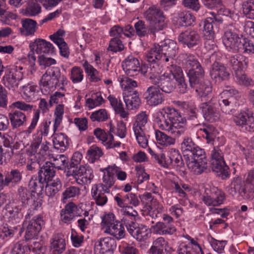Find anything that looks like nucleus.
Instances as JSON below:
<instances>
[{"instance_id": "1", "label": "nucleus", "mask_w": 254, "mask_h": 254, "mask_svg": "<svg viewBox=\"0 0 254 254\" xmlns=\"http://www.w3.org/2000/svg\"><path fill=\"white\" fill-rule=\"evenodd\" d=\"M179 50L176 42L170 39H165L158 44H154L153 47L147 52L146 59L148 62L154 63L162 61L168 66H177L175 58Z\"/></svg>"}, {"instance_id": "2", "label": "nucleus", "mask_w": 254, "mask_h": 254, "mask_svg": "<svg viewBox=\"0 0 254 254\" xmlns=\"http://www.w3.org/2000/svg\"><path fill=\"white\" fill-rule=\"evenodd\" d=\"M184 158L189 170L196 175L201 174L207 169V160L204 149L197 146Z\"/></svg>"}, {"instance_id": "3", "label": "nucleus", "mask_w": 254, "mask_h": 254, "mask_svg": "<svg viewBox=\"0 0 254 254\" xmlns=\"http://www.w3.org/2000/svg\"><path fill=\"white\" fill-rule=\"evenodd\" d=\"M144 16L150 24V33L153 35L162 30L166 26V15L160 8L156 5L150 6L144 12Z\"/></svg>"}, {"instance_id": "4", "label": "nucleus", "mask_w": 254, "mask_h": 254, "mask_svg": "<svg viewBox=\"0 0 254 254\" xmlns=\"http://www.w3.org/2000/svg\"><path fill=\"white\" fill-rule=\"evenodd\" d=\"M210 164L213 171L218 173L222 179L230 177L229 168L226 164L222 150L218 147H214L211 151Z\"/></svg>"}, {"instance_id": "5", "label": "nucleus", "mask_w": 254, "mask_h": 254, "mask_svg": "<svg viewBox=\"0 0 254 254\" xmlns=\"http://www.w3.org/2000/svg\"><path fill=\"white\" fill-rule=\"evenodd\" d=\"M244 36L241 34L236 25L230 26L225 31L223 37V43L228 51L236 53Z\"/></svg>"}, {"instance_id": "6", "label": "nucleus", "mask_w": 254, "mask_h": 254, "mask_svg": "<svg viewBox=\"0 0 254 254\" xmlns=\"http://www.w3.org/2000/svg\"><path fill=\"white\" fill-rule=\"evenodd\" d=\"M198 107L205 120L214 122L219 119V102L216 97H213L209 101L201 103Z\"/></svg>"}, {"instance_id": "7", "label": "nucleus", "mask_w": 254, "mask_h": 254, "mask_svg": "<svg viewBox=\"0 0 254 254\" xmlns=\"http://www.w3.org/2000/svg\"><path fill=\"white\" fill-rule=\"evenodd\" d=\"M202 199L207 206H218L225 200V194L218 188L209 187L205 188Z\"/></svg>"}, {"instance_id": "8", "label": "nucleus", "mask_w": 254, "mask_h": 254, "mask_svg": "<svg viewBox=\"0 0 254 254\" xmlns=\"http://www.w3.org/2000/svg\"><path fill=\"white\" fill-rule=\"evenodd\" d=\"M124 225L128 233L138 241H144L150 235V232L146 226L139 224L135 220L124 219Z\"/></svg>"}, {"instance_id": "9", "label": "nucleus", "mask_w": 254, "mask_h": 254, "mask_svg": "<svg viewBox=\"0 0 254 254\" xmlns=\"http://www.w3.org/2000/svg\"><path fill=\"white\" fill-rule=\"evenodd\" d=\"M44 224L43 217L40 215L35 216L29 221H24L25 240L28 241L36 238Z\"/></svg>"}, {"instance_id": "10", "label": "nucleus", "mask_w": 254, "mask_h": 254, "mask_svg": "<svg viewBox=\"0 0 254 254\" xmlns=\"http://www.w3.org/2000/svg\"><path fill=\"white\" fill-rule=\"evenodd\" d=\"M178 66H168L167 68L169 72H165L160 75V81L157 86L163 92L170 93L173 92L176 86V75L177 72V68Z\"/></svg>"}, {"instance_id": "11", "label": "nucleus", "mask_w": 254, "mask_h": 254, "mask_svg": "<svg viewBox=\"0 0 254 254\" xmlns=\"http://www.w3.org/2000/svg\"><path fill=\"white\" fill-rule=\"evenodd\" d=\"M161 112L165 115L167 120L174 124L177 129L182 132V135L185 133L187 129L186 125V119L182 117L181 113L178 110L169 107L163 108Z\"/></svg>"}, {"instance_id": "12", "label": "nucleus", "mask_w": 254, "mask_h": 254, "mask_svg": "<svg viewBox=\"0 0 254 254\" xmlns=\"http://www.w3.org/2000/svg\"><path fill=\"white\" fill-rule=\"evenodd\" d=\"M163 221L157 222L152 228L154 232L159 235H172L176 231L174 219L167 214L163 215Z\"/></svg>"}, {"instance_id": "13", "label": "nucleus", "mask_w": 254, "mask_h": 254, "mask_svg": "<svg viewBox=\"0 0 254 254\" xmlns=\"http://www.w3.org/2000/svg\"><path fill=\"white\" fill-rule=\"evenodd\" d=\"M154 121L160 129L167 131L174 136L179 137L182 135V132L177 129L176 127L174 126V124L167 120L161 111L154 115Z\"/></svg>"}, {"instance_id": "14", "label": "nucleus", "mask_w": 254, "mask_h": 254, "mask_svg": "<svg viewBox=\"0 0 254 254\" xmlns=\"http://www.w3.org/2000/svg\"><path fill=\"white\" fill-rule=\"evenodd\" d=\"M179 42L184 46L191 49L198 46L201 42V37L196 30L188 29L180 34L178 37Z\"/></svg>"}, {"instance_id": "15", "label": "nucleus", "mask_w": 254, "mask_h": 254, "mask_svg": "<svg viewBox=\"0 0 254 254\" xmlns=\"http://www.w3.org/2000/svg\"><path fill=\"white\" fill-rule=\"evenodd\" d=\"M115 130V127L111 125L108 133L100 128H97L94 130V134L98 139L102 141L107 149L114 148L120 147L121 144V142L114 140L112 133L114 132Z\"/></svg>"}, {"instance_id": "16", "label": "nucleus", "mask_w": 254, "mask_h": 254, "mask_svg": "<svg viewBox=\"0 0 254 254\" xmlns=\"http://www.w3.org/2000/svg\"><path fill=\"white\" fill-rule=\"evenodd\" d=\"M116 248L115 239L110 237L101 238L95 243L94 254H113Z\"/></svg>"}, {"instance_id": "17", "label": "nucleus", "mask_w": 254, "mask_h": 254, "mask_svg": "<svg viewBox=\"0 0 254 254\" xmlns=\"http://www.w3.org/2000/svg\"><path fill=\"white\" fill-rule=\"evenodd\" d=\"M75 174L68 173V176H73L77 184L88 185L94 178L93 171L88 165L80 166L76 169Z\"/></svg>"}, {"instance_id": "18", "label": "nucleus", "mask_w": 254, "mask_h": 254, "mask_svg": "<svg viewBox=\"0 0 254 254\" xmlns=\"http://www.w3.org/2000/svg\"><path fill=\"white\" fill-rule=\"evenodd\" d=\"M158 86L151 85L143 93V97L148 105L155 106L164 101V94Z\"/></svg>"}, {"instance_id": "19", "label": "nucleus", "mask_w": 254, "mask_h": 254, "mask_svg": "<svg viewBox=\"0 0 254 254\" xmlns=\"http://www.w3.org/2000/svg\"><path fill=\"white\" fill-rule=\"evenodd\" d=\"M92 199L98 206H104L108 202V195L110 194L108 189H105L101 185L95 184L91 190Z\"/></svg>"}, {"instance_id": "20", "label": "nucleus", "mask_w": 254, "mask_h": 254, "mask_svg": "<svg viewBox=\"0 0 254 254\" xmlns=\"http://www.w3.org/2000/svg\"><path fill=\"white\" fill-rule=\"evenodd\" d=\"M22 208H24V207L10 200L5 205V209L6 211L9 222H11L14 224L20 222L23 218Z\"/></svg>"}, {"instance_id": "21", "label": "nucleus", "mask_w": 254, "mask_h": 254, "mask_svg": "<svg viewBox=\"0 0 254 254\" xmlns=\"http://www.w3.org/2000/svg\"><path fill=\"white\" fill-rule=\"evenodd\" d=\"M210 75L212 79L216 82H220L228 80L230 77V73L223 64L215 62L211 66Z\"/></svg>"}, {"instance_id": "22", "label": "nucleus", "mask_w": 254, "mask_h": 254, "mask_svg": "<svg viewBox=\"0 0 254 254\" xmlns=\"http://www.w3.org/2000/svg\"><path fill=\"white\" fill-rule=\"evenodd\" d=\"M122 66L126 74L129 76L138 75L140 70L138 60L132 55L128 56L123 61Z\"/></svg>"}, {"instance_id": "23", "label": "nucleus", "mask_w": 254, "mask_h": 254, "mask_svg": "<svg viewBox=\"0 0 254 254\" xmlns=\"http://www.w3.org/2000/svg\"><path fill=\"white\" fill-rule=\"evenodd\" d=\"M22 74L15 69H5L3 76L4 84L9 90L14 91L17 88L18 81L22 79Z\"/></svg>"}, {"instance_id": "24", "label": "nucleus", "mask_w": 254, "mask_h": 254, "mask_svg": "<svg viewBox=\"0 0 254 254\" xmlns=\"http://www.w3.org/2000/svg\"><path fill=\"white\" fill-rule=\"evenodd\" d=\"M29 48L35 49V52L39 54H46L51 55L55 52V48L50 42L42 39H36L34 42L31 43Z\"/></svg>"}, {"instance_id": "25", "label": "nucleus", "mask_w": 254, "mask_h": 254, "mask_svg": "<svg viewBox=\"0 0 254 254\" xmlns=\"http://www.w3.org/2000/svg\"><path fill=\"white\" fill-rule=\"evenodd\" d=\"M124 102L127 108L129 110L137 108L140 105L141 101L139 94L136 90H129L123 92Z\"/></svg>"}, {"instance_id": "26", "label": "nucleus", "mask_w": 254, "mask_h": 254, "mask_svg": "<svg viewBox=\"0 0 254 254\" xmlns=\"http://www.w3.org/2000/svg\"><path fill=\"white\" fill-rule=\"evenodd\" d=\"M38 178L40 181L47 183L55 176V171L51 162H46L42 166L39 164Z\"/></svg>"}, {"instance_id": "27", "label": "nucleus", "mask_w": 254, "mask_h": 254, "mask_svg": "<svg viewBox=\"0 0 254 254\" xmlns=\"http://www.w3.org/2000/svg\"><path fill=\"white\" fill-rule=\"evenodd\" d=\"M229 63L235 74L247 68L249 59L242 55H236L230 57Z\"/></svg>"}, {"instance_id": "28", "label": "nucleus", "mask_w": 254, "mask_h": 254, "mask_svg": "<svg viewBox=\"0 0 254 254\" xmlns=\"http://www.w3.org/2000/svg\"><path fill=\"white\" fill-rule=\"evenodd\" d=\"M66 243L64 235L57 233L51 240V249L53 254H61L65 250Z\"/></svg>"}, {"instance_id": "29", "label": "nucleus", "mask_w": 254, "mask_h": 254, "mask_svg": "<svg viewBox=\"0 0 254 254\" xmlns=\"http://www.w3.org/2000/svg\"><path fill=\"white\" fill-rule=\"evenodd\" d=\"M8 116L13 129L24 126L27 120L26 115L19 110L11 111Z\"/></svg>"}, {"instance_id": "30", "label": "nucleus", "mask_w": 254, "mask_h": 254, "mask_svg": "<svg viewBox=\"0 0 254 254\" xmlns=\"http://www.w3.org/2000/svg\"><path fill=\"white\" fill-rule=\"evenodd\" d=\"M21 24L22 26L19 28V31L24 36H28L34 35L38 28L37 22L31 18H22Z\"/></svg>"}, {"instance_id": "31", "label": "nucleus", "mask_w": 254, "mask_h": 254, "mask_svg": "<svg viewBox=\"0 0 254 254\" xmlns=\"http://www.w3.org/2000/svg\"><path fill=\"white\" fill-rule=\"evenodd\" d=\"M6 187H14L18 185L22 178V172L18 169H11L4 173Z\"/></svg>"}, {"instance_id": "32", "label": "nucleus", "mask_w": 254, "mask_h": 254, "mask_svg": "<svg viewBox=\"0 0 254 254\" xmlns=\"http://www.w3.org/2000/svg\"><path fill=\"white\" fill-rule=\"evenodd\" d=\"M189 85L192 88H194L204 80L205 72L203 67L196 69H190L187 73Z\"/></svg>"}, {"instance_id": "33", "label": "nucleus", "mask_w": 254, "mask_h": 254, "mask_svg": "<svg viewBox=\"0 0 254 254\" xmlns=\"http://www.w3.org/2000/svg\"><path fill=\"white\" fill-rule=\"evenodd\" d=\"M228 191L232 195H235L237 192L241 196H244L246 194L248 193V192L245 190V184L243 185L242 178L239 176L232 179Z\"/></svg>"}, {"instance_id": "34", "label": "nucleus", "mask_w": 254, "mask_h": 254, "mask_svg": "<svg viewBox=\"0 0 254 254\" xmlns=\"http://www.w3.org/2000/svg\"><path fill=\"white\" fill-rule=\"evenodd\" d=\"M30 197V193L28 189L26 187L20 186L17 189L16 198L11 199L10 201L26 207L28 204Z\"/></svg>"}, {"instance_id": "35", "label": "nucleus", "mask_w": 254, "mask_h": 254, "mask_svg": "<svg viewBox=\"0 0 254 254\" xmlns=\"http://www.w3.org/2000/svg\"><path fill=\"white\" fill-rule=\"evenodd\" d=\"M18 228V226H11L7 223L3 224L0 226V241H8L17 232Z\"/></svg>"}, {"instance_id": "36", "label": "nucleus", "mask_w": 254, "mask_h": 254, "mask_svg": "<svg viewBox=\"0 0 254 254\" xmlns=\"http://www.w3.org/2000/svg\"><path fill=\"white\" fill-rule=\"evenodd\" d=\"M170 166L176 168L177 170L183 171L185 169V163L182 158L181 154L178 150L174 149L170 151L169 156Z\"/></svg>"}, {"instance_id": "37", "label": "nucleus", "mask_w": 254, "mask_h": 254, "mask_svg": "<svg viewBox=\"0 0 254 254\" xmlns=\"http://www.w3.org/2000/svg\"><path fill=\"white\" fill-rule=\"evenodd\" d=\"M38 92L37 86L32 84H28L23 86L21 90L23 98L29 102L33 101L38 99Z\"/></svg>"}, {"instance_id": "38", "label": "nucleus", "mask_w": 254, "mask_h": 254, "mask_svg": "<svg viewBox=\"0 0 254 254\" xmlns=\"http://www.w3.org/2000/svg\"><path fill=\"white\" fill-rule=\"evenodd\" d=\"M177 22L180 26H190L194 22L195 17L190 11H182L178 13Z\"/></svg>"}, {"instance_id": "39", "label": "nucleus", "mask_w": 254, "mask_h": 254, "mask_svg": "<svg viewBox=\"0 0 254 254\" xmlns=\"http://www.w3.org/2000/svg\"><path fill=\"white\" fill-rule=\"evenodd\" d=\"M54 148L60 150L61 152L64 151L68 146V138L64 133L55 134L53 138Z\"/></svg>"}, {"instance_id": "40", "label": "nucleus", "mask_w": 254, "mask_h": 254, "mask_svg": "<svg viewBox=\"0 0 254 254\" xmlns=\"http://www.w3.org/2000/svg\"><path fill=\"white\" fill-rule=\"evenodd\" d=\"M193 89H195L197 95L201 98H205L210 94L212 91V86L209 81L204 80Z\"/></svg>"}, {"instance_id": "41", "label": "nucleus", "mask_w": 254, "mask_h": 254, "mask_svg": "<svg viewBox=\"0 0 254 254\" xmlns=\"http://www.w3.org/2000/svg\"><path fill=\"white\" fill-rule=\"evenodd\" d=\"M123 224L121 222L118 221L113 225L109 228L105 233L114 236L116 239L120 240L125 236V230Z\"/></svg>"}, {"instance_id": "42", "label": "nucleus", "mask_w": 254, "mask_h": 254, "mask_svg": "<svg viewBox=\"0 0 254 254\" xmlns=\"http://www.w3.org/2000/svg\"><path fill=\"white\" fill-rule=\"evenodd\" d=\"M180 105L186 110V120L193 122L194 123L197 122L198 114L197 109L195 106L190 105L187 102H180Z\"/></svg>"}, {"instance_id": "43", "label": "nucleus", "mask_w": 254, "mask_h": 254, "mask_svg": "<svg viewBox=\"0 0 254 254\" xmlns=\"http://www.w3.org/2000/svg\"><path fill=\"white\" fill-rule=\"evenodd\" d=\"M105 171L103 177V183H99L97 185H101L104 186L105 189H110L114 185L116 179L114 174V167L108 166L104 169Z\"/></svg>"}, {"instance_id": "44", "label": "nucleus", "mask_w": 254, "mask_h": 254, "mask_svg": "<svg viewBox=\"0 0 254 254\" xmlns=\"http://www.w3.org/2000/svg\"><path fill=\"white\" fill-rule=\"evenodd\" d=\"M203 27V32L205 37H208L210 40L214 39L215 36V29L218 28V25L213 23L211 18L207 17L201 23Z\"/></svg>"}, {"instance_id": "45", "label": "nucleus", "mask_w": 254, "mask_h": 254, "mask_svg": "<svg viewBox=\"0 0 254 254\" xmlns=\"http://www.w3.org/2000/svg\"><path fill=\"white\" fill-rule=\"evenodd\" d=\"M183 64L184 67L188 71L191 69L194 70L202 67L197 58L194 55L189 53L184 55Z\"/></svg>"}, {"instance_id": "46", "label": "nucleus", "mask_w": 254, "mask_h": 254, "mask_svg": "<svg viewBox=\"0 0 254 254\" xmlns=\"http://www.w3.org/2000/svg\"><path fill=\"white\" fill-rule=\"evenodd\" d=\"M82 65L91 82H97L101 80L100 72L86 60L82 61Z\"/></svg>"}, {"instance_id": "47", "label": "nucleus", "mask_w": 254, "mask_h": 254, "mask_svg": "<svg viewBox=\"0 0 254 254\" xmlns=\"http://www.w3.org/2000/svg\"><path fill=\"white\" fill-rule=\"evenodd\" d=\"M198 145L190 136H185L181 143V149L184 154V157H187L186 154H190L194 151Z\"/></svg>"}, {"instance_id": "48", "label": "nucleus", "mask_w": 254, "mask_h": 254, "mask_svg": "<svg viewBox=\"0 0 254 254\" xmlns=\"http://www.w3.org/2000/svg\"><path fill=\"white\" fill-rule=\"evenodd\" d=\"M74 202H70L66 204L61 210L60 218L61 221L66 223L73 219Z\"/></svg>"}, {"instance_id": "49", "label": "nucleus", "mask_w": 254, "mask_h": 254, "mask_svg": "<svg viewBox=\"0 0 254 254\" xmlns=\"http://www.w3.org/2000/svg\"><path fill=\"white\" fill-rule=\"evenodd\" d=\"M108 99L116 114H119L123 118L127 117L128 114L125 111L123 104L120 100H118L117 98L112 95H109Z\"/></svg>"}, {"instance_id": "50", "label": "nucleus", "mask_w": 254, "mask_h": 254, "mask_svg": "<svg viewBox=\"0 0 254 254\" xmlns=\"http://www.w3.org/2000/svg\"><path fill=\"white\" fill-rule=\"evenodd\" d=\"M118 81L120 82L124 92L129 90H135L134 88L137 86V82L134 80L129 78L125 75H120L118 77Z\"/></svg>"}, {"instance_id": "51", "label": "nucleus", "mask_w": 254, "mask_h": 254, "mask_svg": "<svg viewBox=\"0 0 254 254\" xmlns=\"http://www.w3.org/2000/svg\"><path fill=\"white\" fill-rule=\"evenodd\" d=\"M155 136L158 143L164 146H170L175 143V138L159 130L155 131Z\"/></svg>"}, {"instance_id": "52", "label": "nucleus", "mask_w": 254, "mask_h": 254, "mask_svg": "<svg viewBox=\"0 0 254 254\" xmlns=\"http://www.w3.org/2000/svg\"><path fill=\"white\" fill-rule=\"evenodd\" d=\"M45 182L40 181V179L31 178L29 182L28 186L30 190V193H35L36 194H42L44 188Z\"/></svg>"}, {"instance_id": "53", "label": "nucleus", "mask_w": 254, "mask_h": 254, "mask_svg": "<svg viewBox=\"0 0 254 254\" xmlns=\"http://www.w3.org/2000/svg\"><path fill=\"white\" fill-rule=\"evenodd\" d=\"M241 43V45H239L236 53L239 52L246 54H254V45L251 40L244 36Z\"/></svg>"}, {"instance_id": "54", "label": "nucleus", "mask_w": 254, "mask_h": 254, "mask_svg": "<svg viewBox=\"0 0 254 254\" xmlns=\"http://www.w3.org/2000/svg\"><path fill=\"white\" fill-rule=\"evenodd\" d=\"M41 12V7L40 4L34 1H29L26 8L23 10V13L27 16H34Z\"/></svg>"}, {"instance_id": "55", "label": "nucleus", "mask_w": 254, "mask_h": 254, "mask_svg": "<svg viewBox=\"0 0 254 254\" xmlns=\"http://www.w3.org/2000/svg\"><path fill=\"white\" fill-rule=\"evenodd\" d=\"M176 81L178 83V86L180 93L184 94L187 91L188 86L186 83L184 75L181 67L178 66L177 68Z\"/></svg>"}, {"instance_id": "56", "label": "nucleus", "mask_w": 254, "mask_h": 254, "mask_svg": "<svg viewBox=\"0 0 254 254\" xmlns=\"http://www.w3.org/2000/svg\"><path fill=\"white\" fill-rule=\"evenodd\" d=\"M53 168L58 170H64L66 172L68 176V168H69L68 159L64 155H60L59 157L54 160V163H52Z\"/></svg>"}, {"instance_id": "57", "label": "nucleus", "mask_w": 254, "mask_h": 254, "mask_svg": "<svg viewBox=\"0 0 254 254\" xmlns=\"http://www.w3.org/2000/svg\"><path fill=\"white\" fill-rule=\"evenodd\" d=\"M244 183L248 194L254 196V169L249 170L246 174Z\"/></svg>"}, {"instance_id": "58", "label": "nucleus", "mask_w": 254, "mask_h": 254, "mask_svg": "<svg viewBox=\"0 0 254 254\" xmlns=\"http://www.w3.org/2000/svg\"><path fill=\"white\" fill-rule=\"evenodd\" d=\"M80 194V189L76 186H69L65 189L62 194V201L65 203V200L70 198L78 196Z\"/></svg>"}, {"instance_id": "59", "label": "nucleus", "mask_w": 254, "mask_h": 254, "mask_svg": "<svg viewBox=\"0 0 254 254\" xmlns=\"http://www.w3.org/2000/svg\"><path fill=\"white\" fill-rule=\"evenodd\" d=\"M148 116L145 112H142L136 116L135 122L133 125V129L134 132L143 130V127L147 122Z\"/></svg>"}, {"instance_id": "60", "label": "nucleus", "mask_w": 254, "mask_h": 254, "mask_svg": "<svg viewBox=\"0 0 254 254\" xmlns=\"http://www.w3.org/2000/svg\"><path fill=\"white\" fill-rule=\"evenodd\" d=\"M102 155V150L95 145L91 146L87 152L88 160L92 163H94L95 161L98 160Z\"/></svg>"}, {"instance_id": "61", "label": "nucleus", "mask_w": 254, "mask_h": 254, "mask_svg": "<svg viewBox=\"0 0 254 254\" xmlns=\"http://www.w3.org/2000/svg\"><path fill=\"white\" fill-rule=\"evenodd\" d=\"M200 130L204 133L203 137L205 138L208 143L213 141L216 134L215 128L211 125H204Z\"/></svg>"}, {"instance_id": "62", "label": "nucleus", "mask_w": 254, "mask_h": 254, "mask_svg": "<svg viewBox=\"0 0 254 254\" xmlns=\"http://www.w3.org/2000/svg\"><path fill=\"white\" fill-rule=\"evenodd\" d=\"M118 220H116L115 215L113 213L105 214L102 217L101 226L104 233L109 228L113 225Z\"/></svg>"}, {"instance_id": "63", "label": "nucleus", "mask_w": 254, "mask_h": 254, "mask_svg": "<svg viewBox=\"0 0 254 254\" xmlns=\"http://www.w3.org/2000/svg\"><path fill=\"white\" fill-rule=\"evenodd\" d=\"M82 158L81 153L79 152H76L73 153L70 162H69V168H68V174H75L76 169L78 168V165Z\"/></svg>"}, {"instance_id": "64", "label": "nucleus", "mask_w": 254, "mask_h": 254, "mask_svg": "<svg viewBox=\"0 0 254 254\" xmlns=\"http://www.w3.org/2000/svg\"><path fill=\"white\" fill-rule=\"evenodd\" d=\"M84 77L83 71L80 67L74 66L70 70V79L73 83L76 84L81 82Z\"/></svg>"}]
</instances>
